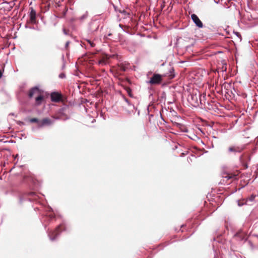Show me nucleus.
<instances>
[{
  "mask_svg": "<svg viewBox=\"0 0 258 258\" xmlns=\"http://www.w3.org/2000/svg\"><path fill=\"white\" fill-rule=\"evenodd\" d=\"M255 197H256L255 195H251V196L250 197H249L246 200V204L250 205V204L249 203L253 202Z\"/></svg>",
  "mask_w": 258,
  "mask_h": 258,
  "instance_id": "nucleus-12",
  "label": "nucleus"
},
{
  "mask_svg": "<svg viewBox=\"0 0 258 258\" xmlns=\"http://www.w3.org/2000/svg\"><path fill=\"white\" fill-rule=\"evenodd\" d=\"M29 16V23L32 24H35L36 23V11L33 8H31Z\"/></svg>",
  "mask_w": 258,
  "mask_h": 258,
  "instance_id": "nucleus-6",
  "label": "nucleus"
},
{
  "mask_svg": "<svg viewBox=\"0 0 258 258\" xmlns=\"http://www.w3.org/2000/svg\"><path fill=\"white\" fill-rule=\"evenodd\" d=\"M61 226L62 225H59L56 227V229L54 231L51 233L49 232L48 233V236L51 241L54 240L56 238L57 236L59 235V230Z\"/></svg>",
  "mask_w": 258,
  "mask_h": 258,
  "instance_id": "nucleus-2",
  "label": "nucleus"
},
{
  "mask_svg": "<svg viewBox=\"0 0 258 258\" xmlns=\"http://www.w3.org/2000/svg\"><path fill=\"white\" fill-rule=\"evenodd\" d=\"M3 72H4V70H1L0 69V79L2 78V77H3Z\"/></svg>",
  "mask_w": 258,
  "mask_h": 258,
  "instance_id": "nucleus-16",
  "label": "nucleus"
},
{
  "mask_svg": "<svg viewBox=\"0 0 258 258\" xmlns=\"http://www.w3.org/2000/svg\"><path fill=\"white\" fill-rule=\"evenodd\" d=\"M59 76L60 78H63L65 77V75L64 74L62 73V74H60Z\"/></svg>",
  "mask_w": 258,
  "mask_h": 258,
  "instance_id": "nucleus-17",
  "label": "nucleus"
},
{
  "mask_svg": "<svg viewBox=\"0 0 258 258\" xmlns=\"http://www.w3.org/2000/svg\"><path fill=\"white\" fill-rule=\"evenodd\" d=\"M122 70H123V71H125V69H124V68H122Z\"/></svg>",
  "mask_w": 258,
  "mask_h": 258,
  "instance_id": "nucleus-24",
  "label": "nucleus"
},
{
  "mask_svg": "<svg viewBox=\"0 0 258 258\" xmlns=\"http://www.w3.org/2000/svg\"><path fill=\"white\" fill-rule=\"evenodd\" d=\"M63 31H64V33L65 34H67V33H66V30H65L64 29L63 30Z\"/></svg>",
  "mask_w": 258,
  "mask_h": 258,
  "instance_id": "nucleus-23",
  "label": "nucleus"
},
{
  "mask_svg": "<svg viewBox=\"0 0 258 258\" xmlns=\"http://www.w3.org/2000/svg\"><path fill=\"white\" fill-rule=\"evenodd\" d=\"M88 17V13L85 12L81 17L79 18V20L81 21H83L85 19H86Z\"/></svg>",
  "mask_w": 258,
  "mask_h": 258,
  "instance_id": "nucleus-13",
  "label": "nucleus"
},
{
  "mask_svg": "<svg viewBox=\"0 0 258 258\" xmlns=\"http://www.w3.org/2000/svg\"><path fill=\"white\" fill-rule=\"evenodd\" d=\"M162 76L159 74H154L148 82L151 85L159 84L162 82Z\"/></svg>",
  "mask_w": 258,
  "mask_h": 258,
  "instance_id": "nucleus-1",
  "label": "nucleus"
},
{
  "mask_svg": "<svg viewBox=\"0 0 258 258\" xmlns=\"http://www.w3.org/2000/svg\"><path fill=\"white\" fill-rule=\"evenodd\" d=\"M30 121L31 122H37V124H38V126H39V122H40V121H39L38 119L37 118H31L30 120Z\"/></svg>",
  "mask_w": 258,
  "mask_h": 258,
  "instance_id": "nucleus-14",
  "label": "nucleus"
},
{
  "mask_svg": "<svg viewBox=\"0 0 258 258\" xmlns=\"http://www.w3.org/2000/svg\"><path fill=\"white\" fill-rule=\"evenodd\" d=\"M49 217L50 219H52L53 218V216L52 215H49Z\"/></svg>",
  "mask_w": 258,
  "mask_h": 258,
  "instance_id": "nucleus-20",
  "label": "nucleus"
},
{
  "mask_svg": "<svg viewBox=\"0 0 258 258\" xmlns=\"http://www.w3.org/2000/svg\"><path fill=\"white\" fill-rule=\"evenodd\" d=\"M43 95H41L40 93L35 98L36 104L39 105L41 104V102L43 99Z\"/></svg>",
  "mask_w": 258,
  "mask_h": 258,
  "instance_id": "nucleus-10",
  "label": "nucleus"
},
{
  "mask_svg": "<svg viewBox=\"0 0 258 258\" xmlns=\"http://www.w3.org/2000/svg\"><path fill=\"white\" fill-rule=\"evenodd\" d=\"M86 41L90 44L91 47H93L95 46V44L93 42H92L91 40L87 39V40H86Z\"/></svg>",
  "mask_w": 258,
  "mask_h": 258,
  "instance_id": "nucleus-15",
  "label": "nucleus"
},
{
  "mask_svg": "<svg viewBox=\"0 0 258 258\" xmlns=\"http://www.w3.org/2000/svg\"><path fill=\"white\" fill-rule=\"evenodd\" d=\"M52 117H53L54 119H59V117H55L54 116H52Z\"/></svg>",
  "mask_w": 258,
  "mask_h": 258,
  "instance_id": "nucleus-18",
  "label": "nucleus"
},
{
  "mask_svg": "<svg viewBox=\"0 0 258 258\" xmlns=\"http://www.w3.org/2000/svg\"><path fill=\"white\" fill-rule=\"evenodd\" d=\"M243 149V147H240L237 146L230 147L228 148L229 152H240Z\"/></svg>",
  "mask_w": 258,
  "mask_h": 258,
  "instance_id": "nucleus-8",
  "label": "nucleus"
},
{
  "mask_svg": "<svg viewBox=\"0 0 258 258\" xmlns=\"http://www.w3.org/2000/svg\"><path fill=\"white\" fill-rule=\"evenodd\" d=\"M242 205H243V204H240L239 203H238V205H239V206H242Z\"/></svg>",
  "mask_w": 258,
  "mask_h": 258,
  "instance_id": "nucleus-21",
  "label": "nucleus"
},
{
  "mask_svg": "<svg viewBox=\"0 0 258 258\" xmlns=\"http://www.w3.org/2000/svg\"><path fill=\"white\" fill-rule=\"evenodd\" d=\"M121 13H124V14H125V11H124V10H123Z\"/></svg>",
  "mask_w": 258,
  "mask_h": 258,
  "instance_id": "nucleus-22",
  "label": "nucleus"
},
{
  "mask_svg": "<svg viewBox=\"0 0 258 258\" xmlns=\"http://www.w3.org/2000/svg\"><path fill=\"white\" fill-rule=\"evenodd\" d=\"M99 25L96 23V22H92L90 24V30L91 32H94L97 30L98 29Z\"/></svg>",
  "mask_w": 258,
  "mask_h": 258,
  "instance_id": "nucleus-9",
  "label": "nucleus"
},
{
  "mask_svg": "<svg viewBox=\"0 0 258 258\" xmlns=\"http://www.w3.org/2000/svg\"><path fill=\"white\" fill-rule=\"evenodd\" d=\"M191 18L198 27L201 28L203 27V23L196 14H192L191 15Z\"/></svg>",
  "mask_w": 258,
  "mask_h": 258,
  "instance_id": "nucleus-3",
  "label": "nucleus"
},
{
  "mask_svg": "<svg viewBox=\"0 0 258 258\" xmlns=\"http://www.w3.org/2000/svg\"><path fill=\"white\" fill-rule=\"evenodd\" d=\"M40 91L38 87H35L32 88L29 91V97L32 98L34 95H39Z\"/></svg>",
  "mask_w": 258,
  "mask_h": 258,
  "instance_id": "nucleus-7",
  "label": "nucleus"
},
{
  "mask_svg": "<svg viewBox=\"0 0 258 258\" xmlns=\"http://www.w3.org/2000/svg\"><path fill=\"white\" fill-rule=\"evenodd\" d=\"M69 41H68V42L66 43V47H67V46L69 45Z\"/></svg>",
  "mask_w": 258,
  "mask_h": 258,
  "instance_id": "nucleus-19",
  "label": "nucleus"
},
{
  "mask_svg": "<svg viewBox=\"0 0 258 258\" xmlns=\"http://www.w3.org/2000/svg\"><path fill=\"white\" fill-rule=\"evenodd\" d=\"M50 97L52 102H58L61 100V95L58 92H52L50 95Z\"/></svg>",
  "mask_w": 258,
  "mask_h": 258,
  "instance_id": "nucleus-5",
  "label": "nucleus"
},
{
  "mask_svg": "<svg viewBox=\"0 0 258 258\" xmlns=\"http://www.w3.org/2000/svg\"><path fill=\"white\" fill-rule=\"evenodd\" d=\"M191 98L195 103V105H198L199 104V101L198 100V96L197 94L191 95Z\"/></svg>",
  "mask_w": 258,
  "mask_h": 258,
  "instance_id": "nucleus-11",
  "label": "nucleus"
},
{
  "mask_svg": "<svg viewBox=\"0 0 258 258\" xmlns=\"http://www.w3.org/2000/svg\"><path fill=\"white\" fill-rule=\"evenodd\" d=\"M54 120L48 118H44L39 122V127H42L45 125H49L53 123Z\"/></svg>",
  "mask_w": 258,
  "mask_h": 258,
  "instance_id": "nucleus-4",
  "label": "nucleus"
}]
</instances>
